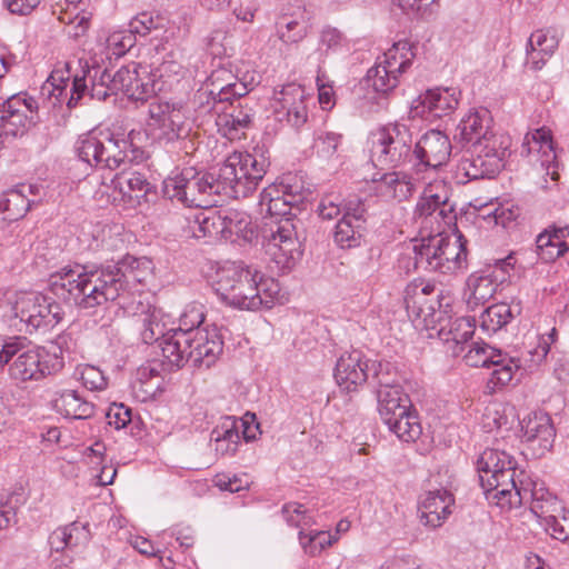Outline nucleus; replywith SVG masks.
Wrapping results in <instances>:
<instances>
[{
    "instance_id": "obj_1",
    "label": "nucleus",
    "mask_w": 569,
    "mask_h": 569,
    "mask_svg": "<svg viewBox=\"0 0 569 569\" xmlns=\"http://www.w3.org/2000/svg\"><path fill=\"white\" fill-rule=\"evenodd\" d=\"M139 260L127 256L114 264L66 266L49 278V291L70 307L91 309L114 301L138 281Z\"/></svg>"
},
{
    "instance_id": "obj_2",
    "label": "nucleus",
    "mask_w": 569,
    "mask_h": 569,
    "mask_svg": "<svg viewBox=\"0 0 569 569\" xmlns=\"http://www.w3.org/2000/svg\"><path fill=\"white\" fill-rule=\"evenodd\" d=\"M455 140L466 149L458 172L470 180L493 178L505 166L511 139L492 129L488 109H471L457 126Z\"/></svg>"
},
{
    "instance_id": "obj_3",
    "label": "nucleus",
    "mask_w": 569,
    "mask_h": 569,
    "mask_svg": "<svg viewBox=\"0 0 569 569\" xmlns=\"http://www.w3.org/2000/svg\"><path fill=\"white\" fill-rule=\"evenodd\" d=\"M203 320L202 306H189L180 317L179 327L164 338L162 357L169 370H178L186 365L210 368L217 361L223 342L218 335L200 328Z\"/></svg>"
},
{
    "instance_id": "obj_4",
    "label": "nucleus",
    "mask_w": 569,
    "mask_h": 569,
    "mask_svg": "<svg viewBox=\"0 0 569 569\" xmlns=\"http://www.w3.org/2000/svg\"><path fill=\"white\" fill-rule=\"evenodd\" d=\"M214 291L224 303L234 308L270 309L278 300L280 284L254 267L228 262L217 270Z\"/></svg>"
},
{
    "instance_id": "obj_5",
    "label": "nucleus",
    "mask_w": 569,
    "mask_h": 569,
    "mask_svg": "<svg viewBox=\"0 0 569 569\" xmlns=\"http://www.w3.org/2000/svg\"><path fill=\"white\" fill-rule=\"evenodd\" d=\"M142 138L143 133L136 130L124 134L94 129L78 138L76 151L80 160L90 166L114 170L127 162L144 159V150L139 146Z\"/></svg>"
},
{
    "instance_id": "obj_6",
    "label": "nucleus",
    "mask_w": 569,
    "mask_h": 569,
    "mask_svg": "<svg viewBox=\"0 0 569 569\" xmlns=\"http://www.w3.org/2000/svg\"><path fill=\"white\" fill-rule=\"evenodd\" d=\"M317 211L325 220H332L340 214L335 231L333 241L341 249L357 248L361 244L367 232L368 208L360 198L342 200L339 194H326L321 198Z\"/></svg>"
},
{
    "instance_id": "obj_7",
    "label": "nucleus",
    "mask_w": 569,
    "mask_h": 569,
    "mask_svg": "<svg viewBox=\"0 0 569 569\" xmlns=\"http://www.w3.org/2000/svg\"><path fill=\"white\" fill-rule=\"evenodd\" d=\"M480 485L489 500L505 508L506 502L519 496L517 489L522 470L516 459L503 450L488 448L477 460Z\"/></svg>"
},
{
    "instance_id": "obj_8",
    "label": "nucleus",
    "mask_w": 569,
    "mask_h": 569,
    "mask_svg": "<svg viewBox=\"0 0 569 569\" xmlns=\"http://www.w3.org/2000/svg\"><path fill=\"white\" fill-rule=\"evenodd\" d=\"M268 167L269 161L262 153H231L216 174L221 193L232 198L248 197L257 189Z\"/></svg>"
},
{
    "instance_id": "obj_9",
    "label": "nucleus",
    "mask_w": 569,
    "mask_h": 569,
    "mask_svg": "<svg viewBox=\"0 0 569 569\" xmlns=\"http://www.w3.org/2000/svg\"><path fill=\"white\" fill-rule=\"evenodd\" d=\"M10 365L9 375L13 380L26 382L40 380L46 376L58 372L63 367V360L57 355H50L43 348L24 349L19 338L6 341L0 349V367Z\"/></svg>"
},
{
    "instance_id": "obj_10",
    "label": "nucleus",
    "mask_w": 569,
    "mask_h": 569,
    "mask_svg": "<svg viewBox=\"0 0 569 569\" xmlns=\"http://www.w3.org/2000/svg\"><path fill=\"white\" fill-rule=\"evenodd\" d=\"M303 229L295 217L280 218L264 232V252L279 272L290 271L302 254Z\"/></svg>"
},
{
    "instance_id": "obj_11",
    "label": "nucleus",
    "mask_w": 569,
    "mask_h": 569,
    "mask_svg": "<svg viewBox=\"0 0 569 569\" xmlns=\"http://www.w3.org/2000/svg\"><path fill=\"white\" fill-rule=\"evenodd\" d=\"M163 193L187 207L206 208L212 203L210 197L220 194L221 190L216 174L199 173L187 168L163 181Z\"/></svg>"
},
{
    "instance_id": "obj_12",
    "label": "nucleus",
    "mask_w": 569,
    "mask_h": 569,
    "mask_svg": "<svg viewBox=\"0 0 569 569\" xmlns=\"http://www.w3.org/2000/svg\"><path fill=\"white\" fill-rule=\"evenodd\" d=\"M372 158L381 166L392 168L410 166L415 162L412 134L403 123H390L376 133L372 142Z\"/></svg>"
},
{
    "instance_id": "obj_13",
    "label": "nucleus",
    "mask_w": 569,
    "mask_h": 569,
    "mask_svg": "<svg viewBox=\"0 0 569 569\" xmlns=\"http://www.w3.org/2000/svg\"><path fill=\"white\" fill-rule=\"evenodd\" d=\"M415 56L411 43L400 40L378 57L376 64L367 72V79L375 91H392L399 83V76L411 66Z\"/></svg>"
},
{
    "instance_id": "obj_14",
    "label": "nucleus",
    "mask_w": 569,
    "mask_h": 569,
    "mask_svg": "<svg viewBox=\"0 0 569 569\" xmlns=\"http://www.w3.org/2000/svg\"><path fill=\"white\" fill-rule=\"evenodd\" d=\"M463 358L470 367L491 369L488 379V388L491 390L507 386L522 367L520 359L509 357L485 342H472Z\"/></svg>"
},
{
    "instance_id": "obj_15",
    "label": "nucleus",
    "mask_w": 569,
    "mask_h": 569,
    "mask_svg": "<svg viewBox=\"0 0 569 569\" xmlns=\"http://www.w3.org/2000/svg\"><path fill=\"white\" fill-rule=\"evenodd\" d=\"M14 317L26 325V331L32 333L39 329L53 328L58 325L63 311L51 297L39 292L20 293L13 306Z\"/></svg>"
},
{
    "instance_id": "obj_16",
    "label": "nucleus",
    "mask_w": 569,
    "mask_h": 569,
    "mask_svg": "<svg viewBox=\"0 0 569 569\" xmlns=\"http://www.w3.org/2000/svg\"><path fill=\"white\" fill-rule=\"evenodd\" d=\"M39 106L34 98L13 94L2 99L0 137L16 139L24 136L39 121Z\"/></svg>"
},
{
    "instance_id": "obj_17",
    "label": "nucleus",
    "mask_w": 569,
    "mask_h": 569,
    "mask_svg": "<svg viewBox=\"0 0 569 569\" xmlns=\"http://www.w3.org/2000/svg\"><path fill=\"white\" fill-rule=\"evenodd\" d=\"M147 126L159 140L166 142L184 139L190 133L182 109L157 100L149 103Z\"/></svg>"
},
{
    "instance_id": "obj_18",
    "label": "nucleus",
    "mask_w": 569,
    "mask_h": 569,
    "mask_svg": "<svg viewBox=\"0 0 569 569\" xmlns=\"http://www.w3.org/2000/svg\"><path fill=\"white\" fill-rule=\"evenodd\" d=\"M519 496L506 502V507H518L530 501L531 512L539 519L541 525L563 511L561 502L553 496L542 482L533 481L525 472H521V480L517 489Z\"/></svg>"
},
{
    "instance_id": "obj_19",
    "label": "nucleus",
    "mask_w": 569,
    "mask_h": 569,
    "mask_svg": "<svg viewBox=\"0 0 569 569\" xmlns=\"http://www.w3.org/2000/svg\"><path fill=\"white\" fill-rule=\"evenodd\" d=\"M451 149L450 139L442 131H427L415 144L412 171L420 174L429 169L440 168L449 161Z\"/></svg>"
},
{
    "instance_id": "obj_20",
    "label": "nucleus",
    "mask_w": 569,
    "mask_h": 569,
    "mask_svg": "<svg viewBox=\"0 0 569 569\" xmlns=\"http://www.w3.org/2000/svg\"><path fill=\"white\" fill-rule=\"evenodd\" d=\"M251 83L239 80L232 72L226 68H220L211 72L207 84L197 92V99L202 104L203 98L213 100V104L229 102L233 99H240L247 96L252 87Z\"/></svg>"
},
{
    "instance_id": "obj_21",
    "label": "nucleus",
    "mask_w": 569,
    "mask_h": 569,
    "mask_svg": "<svg viewBox=\"0 0 569 569\" xmlns=\"http://www.w3.org/2000/svg\"><path fill=\"white\" fill-rule=\"evenodd\" d=\"M436 291L435 284L420 282H412L407 286L405 295V303L408 312L416 316L417 319L421 320L426 328H436L437 321L442 320V301L445 297L442 291L437 295L438 309L435 308L433 303H428L427 296Z\"/></svg>"
},
{
    "instance_id": "obj_22",
    "label": "nucleus",
    "mask_w": 569,
    "mask_h": 569,
    "mask_svg": "<svg viewBox=\"0 0 569 569\" xmlns=\"http://www.w3.org/2000/svg\"><path fill=\"white\" fill-rule=\"evenodd\" d=\"M273 111L276 119L287 122L292 128H300L307 122L308 110L305 89L289 83L274 93Z\"/></svg>"
},
{
    "instance_id": "obj_23",
    "label": "nucleus",
    "mask_w": 569,
    "mask_h": 569,
    "mask_svg": "<svg viewBox=\"0 0 569 569\" xmlns=\"http://www.w3.org/2000/svg\"><path fill=\"white\" fill-rule=\"evenodd\" d=\"M521 439L535 457H542L553 447L556 429L548 413L532 412L521 422Z\"/></svg>"
},
{
    "instance_id": "obj_24",
    "label": "nucleus",
    "mask_w": 569,
    "mask_h": 569,
    "mask_svg": "<svg viewBox=\"0 0 569 569\" xmlns=\"http://www.w3.org/2000/svg\"><path fill=\"white\" fill-rule=\"evenodd\" d=\"M459 92L455 88L427 90L412 102L413 117L441 118L455 111L459 103Z\"/></svg>"
},
{
    "instance_id": "obj_25",
    "label": "nucleus",
    "mask_w": 569,
    "mask_h": 569,
    "mask_svg": "<svg viewBox=\"0 0 569 569\" xmlns=\"http://www.w3.org/2000/svg\"><path fill=\"white\" fill-rule=\"evenodd\" d=\"M369 359L360 350H352L340 356L336 363L333 377L338 386L348 392L357 390L369 380Z\"/></svg>"
},
{
    "instance_id": "obj_26",
    "label": "nucleus",
    "mask_w": 569,
    "mask_h": 569,
    "mask_svg": "<svg viewBox=\"0 0 569 569\" xmlns=\"http://www.w3.org/2000/svg\"><path fill=\"white\" fill-rule=\"evenodd\" d=\"M140 69L147 76L146 68L132 62L121 67L112 76V92H123L128 98L136 101H146L156 92V82L144 81L141 78Z\"/></svg>"
},
{
    "instance_id": "obj_27",
    "label": "nucleus",
    "mask_w": 569,
    "mask_h": 569,
    "mask_svg": "<svg viewBox=\"0 0 569 569\" xmlns=\"http://www.w3.org/2000/svg\"><path fill=\"white\" fill-rule=\"evenodd\" d=\"M453 496L446 489L430 490L419 503L420 520L430 528L440 527L451 513Z\"/></svg>"
},
{
    "instance_id": "obj_28",
    "label": "nucleus",
    "mask_w": 569,
    "mask_h": 569,
    "mask_svg": "<svg viewBox=\"0 0 569 569\" xmlns=\"http://www.w3.org/2000/svg\"><path fill=\"white\" fill-rule=\"evenodd\" d=\"M413 262L415 268L425 271H435L445 274V263L442 260V236L437 234L429 238H423L420 242L413 244Z\"/></svg>"
},
{
    "instance_id": "obj_29",
    "label": "nucleus",
    "mask_w": 569,
    "mask_h": 569,
    "mask_svg": "<svg viewBox=\"0 0 569 569\" xmlns=\"http://www.w3.org/2000/svg\"><path fill=\"white\" fill-rule=\"evenodd\" d=\"M89 523L73 521L67 526L53 530L48 539L51 553L63 552L78 546H84L90 541Z\"/></svg>"
},
{
    "instance_id": "obj_30",
    "label": "nucleus",
    "mask_w": 569,
    "mask_h": 569,
    "mask_svg": "<svg viewBox=\"0 0 569 569\" xmlns=\"http://www.w3.org/2000/svg\"><path fill=\"white\" fill-rule=\"evenodd\" d=\"M39 188L33 184L20 186L4 192L0 198V212L7 221H17L26 216L31 206L38 203L37 199H29L27 192L33 194Z\"/></svg>"
},
{
    "instance_id": "obj_31",
    "label": "nucleus",
    "mask_w": 569,
    "mask_h": 569,
    "mask_svg": "<svg viewBox=\"0 0 569 569\" xmlns=\"http://www.w3.org/2000/svg\"><path fill=\"white\" fill-rule=\"evenodd\" d=\"M310 19L305 9L283 13L276 21V36L284 44H297L308 34Z\"/></svg>"
},
{
    "instance_id": "obj_32",
    "label": "nucleus",
    "mask_w": 569,
    "mask_h": 569,
    "mask_svg": "<svg viewBox=\"0 0 569 569\" xmlns=\"http://www.w3.org/2000/svg\"><path fill=\"white\" fill-rule=\"evenodd\" d=\"M99 68L87 69L83 76H74L72 81L71 94L67 102L69 109L78 106V102L88 93L90 99L99 101L106 100L110 94L111 88L103 84H97Z\"/></svg>"
},
{
    "instance_id": "obj_33",
    "label": "nucleus",
    "mask_w": 569,
    "mask_h": 569,
    "mask_svg": "<svg viewBox=\"0 0 569 569\" xmlns=\"http://www.w3.org/2000/svg\"><path fill=\"white\" fill-rule=\"evenodd\" d=\"M52 402L56 411L66 418L89 419L94 413V405L76 390L58 391Z\"/></svg>"
},
{
    "instance_id": "obj_34",
    "label": "nucleus",
    "mask_w": 569,
    "mask_h": 569,
    "mask_svg": "<svg viewBox=\"0 0 569 569\" xmlns=\"http://www.w3.org/2000/svg\"><path fill=\"white\" fill-rule=\"evenodd\" d=\"M378 411L381 420L390 421V419L406 415L407 410L412 408L411 400L402 389H377Z\"/></svg>"
},
{
    "instance_id": "obj_35",
    "label": "nucleus",
    "mask_w": 569,
    "mask_h": 569,
    "mask_svg": "<svg viewBox=\"0 0 569 569\" xmlns=\"http://www.w3.org/2000/svg\"><path fill=\"white\" fill-rule=\"evenodd\" d=\"M221 236L230 239L236 236L247 242H251L257 236V227L251 217L244 212L236 209H229L222 216L220 221Z\"/></svg>"
},
{
    "instance_id": "obj_36",
    "label": "nucleus",
    "mask_w": 569,
    "mask_h": 569,
    "mask_svg": "<svg viewBox=\"0 0 569 569\" xmlns=\"http://www.w3.org/2000/svg\"><path fill=\"white\" fill-rule=\"evenodd\" d=\"M431 329L437 330L440 338L445 341H452L456 345H461L468 342V340L472 338L475 323L473 319L468 317H460L452 320L447 316V311L443 310L442 320L437 321L436 328Z\"/></svg>"
},
{
    "instance_id": "obj_37",
    "label": "nucleus",
    "mask_w": 569,
    "mask_h": 569,
    "mask_svg": "<svg viewBox=\"0 0 569 569\" xmlns=\"http://www.w3.org/2000/svg\"><path fill=\"white\" fill-rule=\"evenodd\" d=\"M377 190L387 198L403 201L415 190L413 178L403 171L387 172L377 181Z\"/></svg>"
},
{
    "instance_id": "obj_38",
    "label": "nucleus",
    "mask_w": 569,
    "mask_h": 569,
    "mask_svg": "<svg viewBox=\"0 0 569 569\" xmlns=\"http://www.w3.org/2000/svg\"><path fill=\"white\" fill-rule=\"evenodd\" d=\"M253 116V108L248 102L239 101L231 113H226L220 118L219 126L228 139H239L243 130L250 127Z\"/></svg>"
},
{
    "instance_id": "obj_39",
    "label": "nucleus",
    "mask_w": 569,
    "mask_h": 569,
    "mask_svg": "<svg viewBox=\"0 0 569 569\" xmlns=\"http://www.w3.org/2000/svg\"><path fill=\"white\" fill-rule=\"evenodd\" d=\"M114 189L124 198L140 200L152 189L151 183L144 174L137 171H121L112 180Z\"/></svg>"
},
{
    "instance_id": "obj_40",
    "label": "nucleus",
    "mask_w": 569,
    "mask_h": 569,
    "mask_svg": "<svg viewBox=\"0 0 569 569\" xmlns=\"http://www.w3.org/2000/svg\"><path fill=\"white\" fill-rule=\"evenodd\" d=\"M467 240L459 233L453 237H442L445 274L453 273L467 266Z\"/></svg>"
},
{
    "instance_id": "obj_41",
    "label": "nucleus",
    "mask_w": 569,
    "mask_h": 569,
    "mask_svg": "<svg viewBox=\"0 0 569 569\" xmlns=\"http://www.w3.org/2000/svg\"><path fill=\"white\" fill-rule=\"evenodd\" d=\"M130 33L139 37H150V40L163 39L166 30V20L150 12H140L129 22Z\"/></svg>"
},
{
    "instance_id": "obj_42",
    "label": "nucleus",
    "mask_w": 569,
    "mask_h": 569,
    "mask_svg": "<svg viewBox=\"0 0 569 569\" xmlns=\"http://www.w3.org/2000/svg\"><path fill=\"white\" fill-rule=\"evenodd\" d=\"M383 423L405 442L416 441L422 433V427L413 408L407 410L406 415H401V418L393 417V419Z\"/></svg>"
},
{
    "instance_id": "obj_43",
    "label": "nucleus",
    "mask_w": 569,
    "mask_h": 569,
    "mask_svg": "<svg viewBox=\"0 0 569 569\" xmlns=\"http://www.w3.org/2000/svg\"><path fill=\"white\" fill-rule=\"evenodd\" d=\"M138 321L141 323L140 336L144 343L151 345L160 341L159 347L162 349L164 338L171 335V332H164V325L160 321V312L153 308L148 307L147 311H142L138 316Z\"/></svg>"
},
{
    "instance_id": "obj_44",
    "label": "nucleus",
    "mask_w": 569,
    "mask_h": 569,
    "mask_svg": "<svg viewBox=\"0 0 569 569\" xmlns=\"http://www.w3.org/2000/svg\"><path fill=\"white\" fill-rule=\"evenodd\" d=\"M467 286L470 291L467 298V303L470 309L485 305L493 297L498 287L489 276L477 274H471L468 278Z\"/></svg>"
},
{
    "instance_id": "obj_45",
    "label": "nucleus",
    "mask_w": 569,
    "mask_h": 569,
    "mask_svg": "<svg viewBox=\"0 0 569 569\" xmlns=\"http://www.w3.org/2000/svg\"><path fill=\"white\" fill-rule=\"evenodd\" d=\"M377 389H396L401 387L396 368L388 361L370 360L369 380Z\"/></svg>"
},
{
    "instance_id": "obj_46",
    "label": "nucleus",
    "mask_w": 569,
    "mask_h": 569,
    "mask_svg": "<svg viewBox=\"0 0 569 569\" xmlns=\"http://www.w3.org/2000/svg\"><path fill=\"white\" fill-rule=\"evenodd\" d=\"M512 318L513 313L509 305L503 302L496 303L482 311L480 316L481 328L488 333L497 332L509 323Z\"/></svg>"
},
{
    "instance_id": "obj_47",
    "label": "nucleus",
    "mask_w": 569,
    "mask_h": 569,
    "mask_svg": "<svg viewBox=\"0 0 569 569\" xmlns=\"http://www.w3.org/2000/svg\"><path fill=\"white\" fill-rule=\"evenodd\" d=\"M569 250V243L555 239L550 229H546L537 236L536 252L543 262H552Z\"/></svg>"
},
{
    "instance_id": "obj_48",
    "label": "nucleus",
    "mask_w": 569,
    "mask_h": 569,
    "mask_svg": "<svg viewBox=\"0 0 569 569\" xmlns=\"http://www.w3.org/2000/svg\"><path fill=\"white\" fill-rule=\"evenodd\" d=\"M440 186L442 183H436L428 186L422 194L420 196L416 209L415 214L419 218H428L437 214V209L441 204V189Z\"/></svg>"
},
{
    "instance_id": "obj_49",
    "label": "nucleus",
    "mask_w": 569,
    "mask_h": 569,
    "mask_svg": "<svg viewBox=\"0 0 569 569\" xmlns=\"http://www.w3.org/2000/svg\"><path fill=\"white\" fill-rule=\"evenodd\" d=\"M93 242L91 248L94 250L102 249L106 251H114L121 249L123 239L120 236L118 227L102 226L97 227L92 233Z\"/></svg>"
},
{
    "instance_id": "obj_50",
    "label": "nucleus",
    "mask_w": 569,
    "mask_h": 569,
    "mask_svg": "<svg viewBox=\"0 0 569 569\" xmlns=\"http://www.w3.org/2000/svg\"><path fill=\"white\" fill-rule=\"evenodd\" d=\"M220 221L221 214L207 216L204 212L194 214L193 220L189 221V229L194 238H204L221 234Z\"/></svg>"
},
{
    "instance_id": "obj_51",
    "label": "nucleus",
    "mask_w": 569,
    "mask_h": 569,
    "mask_svg": "<svg viewBox=\"0 0 569 569\" xmlns=\"http://www.w3.org/2000/svg\"><path fill=\"white\" fill-rule=\"evenodd\" d=\"M508 423V416L502 405L491 403L486 407L481 417V426L486 432L507 428Z\"/></svg>"
},
{
    "instance_id": "obj_52",
    "label": "nucleus",
    "mask_w": 569,
    "mask_h": 569,
    "mask_svg": "<svg viewBox=\"0 0 569 569\" xmlns=\"http://www.w3.org/2000/svg\"><path fill=\"white\" fill-rule=\"evenodd\" d=\"M160 373L157 363H148L138 368L136 379L132 382L133 389H139L146 396L153 395L158 385L152 383L154 378H159Z\"/></svg>"
},
{
    "instance_id": "obj_53",
    "label": "nucleus",
    "mask_w": 569,
    "mask_h": 569,
    "mask_svg": "<svg viewBox=\"0 0 569 569\" xmlns=\"http://www.w3.org/2000/svg\"><path fill=\"white\" fill-rule=\"evenodd\" d=\"M300 545L305 552L315 556L331 545V536L323 531L310 532L306 535L302 530L299 532Z\"/></svg>"
},
{
    "instance_id": "obj_54",
    "label": "nucleus",
    "mask_w": 569,
    "mask_h": 569,
    "mask_svg": "<svg viewBox=\"0 0 569 569\" xmlns=\"http://www.w3.org/2000/svg\"><path fill=\"white\" fill-rule=\"evenodd\" d=\"M281 512L286 522L292 527H309L313 522L311 516L307 515L303 505L298 502L286 503Z\"/></svg>"
},
{
    "instance_id": "obj_55",
    "label": "nucleus",
    "mask_w": 569,
    "mask_h": 569,
    "mask_svg": "<svg viewBox=\"0 0 569 569\" xmlns=\"http://www.w3.org/2000/svg\"><path fill=\"white\" fill-rule=\"evenodd\" d=\"M528 47L536 48L542 52L543 58H550L558 48V40L555 36H550L547 31L537 30L531 33L528 40Z\"/></svg>"
},
{
    "instance_id": "obj_56",
    "label": "nucleus",
    "mask_w": 569,
    "mask_h": 569,
    "mask_svg": "<svg viewBox=\"0 0 569 569\" xmlns=\"http://www.w3.org/2000/svg\"><path fill=\"white\" fill-rule=\"evenodd\" d=\"M543 526L552 538L560 541L569 540V511L563 509V511L556 513Z\"/></svg>"
},
{
    "instance_id": "obj_57",
    "label": "nucleus",
    "mask_w": 569,
    "mask_h": 569,
    "mask_svg": "<svg viewBox=\"0 0 569 569\" xmlns=\"http://www.w3.org/2000/svg\"><path fill=\"white\" fill-rule=\"evenodd\" d=\"M260 206L261 209L264 210L271 217L273 216H282L281 218H286L288 211V204L291 203V200H286L282 197H272L271 190L264 189L261 192Z\"/></svg>"
},
{
    "instance_id": "obj_58",
    "label": "nucleus",
    "mask_w": 569,
    "mask_h": 569,
    "mask_svg": "<svg viewBox=\"0 0 569 569\" xmlns=\"http://www.w3.org/2000/svg\"><path fill=\"white\" fill-rule=\"evenodd\" d=\"M341 134L335 132L321 133L315 142L317 153L323 159L333 158L341 143Z\"/></svg>"
},
{
    "instance_id": "obj_59",
    "label": "nucleus",
    "mask_w": 569,
    "mask_h": 569,
    "mask_svg": "<svg viewBox=\"0 0 569 569\" xmlns=\"http://www.w3.org/2000/svg\"><path fill=\"white\" fill-rule=\"evenodd\" d=\"M134 43L136 38L129 30L114 31L107 39L108 48L111 49L112 53L116 56L124 54Z\"/></svg>"
},
{
    "instance_id": "obj_60",
    "label": "nucleus",
    "mask_w": 569,
    "mask_h": 569,
    "mask_svg": "<svg viewBox=\"0 0 569 569\" xmlns=\"http://www.w3.org/2000/svg\"><path fill=\"white\" fill-rule=\"evenodd\" d=\"M229 438L230 440L240 441L239 421L233 417L223 418L210 435V440L223 439L227 441Z\"/></svg>"
},
{
    "instance_id": "obj_61",
    "label": "nucleus",
    "mask_w": 569,
    "mask_h": 569,
    "mask_svg": "<svg viewBox=\"0 0 569 569\" xmlns=\"http://www.w3.org/2000/svg\"><path fill=\"white\" fill-rule=\"evenodd\" d=\"M80 380L89 390H103L108 382L102 371L94 366H84L80 371Z\"/></svg>"
},
{
    "instance_id": "obj_62",
    "label": "nucleus",
    "mask_w": 569,
    "mask_h": 569,
    "mask_svg": "<svg viewBox=\"0 0 569 569\" xmlns=\"http://www.w3.org/2000/svg\"><path fill=\"white\" fill-rule=\"evenodd\" d=\"M437 0H392L403 12L413 13L421 18H428L432 14V6Z\"/></svg>"
},
{
    "instance_id": "obj_63",
    "label": "nucleus",
    "mask_w": 569,
    "mask_h": 569,
    "mask_svg": "<svg viewBox=\"0 0 569 569\" xmlns=\"http://www.w3.org/2000/svg\"><path fill=\"white\" fill-rule=\"evenodd\" d=\"M345 38L342 33L332 27H326L320 33L319 50L326 53L332 51L336 52L342 48Z\"/></svg>"
},
{
    "instance_id": "obj_64",
    "label": "nucleus",
    "mask_w": 569,
    "mask_h": 569,
    "mask_svg": "<svg viewBox=\"0 0 569 569\" xmlns=\"http://www.w3.org/2000/svg\"><path fill=\"white\" fill-rule=\"evenodd\" d=\"M106 418L108 425L119 430L131 421V410L122 403H113L107 411Z\"/></svg>"
}]
</instances>
